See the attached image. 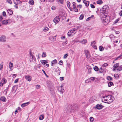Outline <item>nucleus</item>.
<instances>
[{
    "mask_svg": "<svg viewBox=\"0 0 122 122\" xmlns=\"http://www.w3.org/2000/svg\"><path fill=\"white\" fill-rule=\"evenodd\" d=\"M73 5V7H75L76 5V3L75 2H73L72 3Z\"/></svg>",
    "mask_w": 122,
    "mask_h": 122,
    "instance_id": "nucleus-59",
    "label": "nucleus"
},
{
    "mask_svg": "<svg viewBox=\"0 0 122 122\" xmlns=\"http://www.w3.org/2000/svg\"><path fill=\"white\" fill-rule=\"evenodd\" d=\"M83 2L86 6H88L89 4V1H86L85 0H84Z\"/></svg>",
    "mask_w": 122,
    "mask_h": 122,
    "instance_id": "nucleus-18",
    "label": "nucleus"
},
{
    "mask_svg": "<svg viewBox=\"0 0 122 122\" xmlns=\"http://www.w3.org/2000/svg\"><path fill=\"white\" fill-rule=\"evenodd\" d=\"M60 18L58 16H56L53 19V21L56 24H57L60 20Z\"/></svg>",
    "mask_w": 122,
    "mask_h": 122,
    "instance_id": "nucleus-5",
    "label": "nucleus"
},
{
    "mask_svg": "<svg viewBox=\"0 0 122 122\" xmlns=\"http://www.w3.org/2000/svg\"><path fill=\"white\" fill-rule=\"evenodd\" d=\"M108 65V64L107 63H105L103 64L102 66L103 67L107 66Z\"/></svg>",
    "mask_w": 122,
    "mask_h": 122,
    "instance_id": "nucleus-41",
    "label": "nucleus"
},
{
    "mask_svg": "<svg viewBox=\"0 0 122 122\" xmlns=\"http://www.w3.org/2000/svg\"><path fill=\"white\" fill-rule=\"evenodd\" d=\"M99 50L100 51H102L104 50V48L102 46H99Z\"/></svg>",
    "mask_w": 122,
    "mask_h": 122,
    "instance_id": "nucleus-33",
    "label": "nucleus"
},
{
    "mask_svg": "<svg viewBox=\"0 0 122 122\" xmlns=\"http://www.w3.org/2000/svg\"><path fill=\"white\" fill-rule=\"evenodd\" d=\"M122 67L120 66H119L117 68L116 70L118 71H120L122 70Z\"/></svg>",
    "mask_w": 122,
    "mask_h": 122,
    "instance_id": "nucleus-30",
    "label": "nucleus"
},
{
    "mask_svg": "<svg viewBox=\"0 0 122 122\" xmlns=\"http://www.w3.org/2000/svg\"><path fill=\"white\" fill-rule=\"evenodd\" d=\"M96 107H103L102 105L101 104H97V105Z\"/></svg>",
    "mask_w": 122,
    "mask_h": 122,
    "instance_id": "nucleus-48",
    "label": "nucleus"
},
{
    "mask_svg": "<svg viewBox=\"0 0 122 122\" xmlns=\"http://www.w3.org/2000/svg\"><path fill=\"white\" fill-rule=\"evenodd\" d=\"M63 61L62 60L60 61L59 63V64L60 65H62L63 64Z\"/></svg>",
    "mask_w": 122,
    "mask_h": 122,
    "instance_id": "nucleus-44",
    "label": "nucleus"
},
{
    "mask_svg": "<svg viewBox=\"0 0 122 122\" xmlns=\"http://www.w3.org/2000/svg\"><path fill=\"white\" fill-rule=\"evenodd\" d=\"M26 80L28 81H30L31 80V77L29 75H26L25 76Z\"/></svg>",
    "mask_w": 122,
    "mask_h": 122,
    "instance_id": "nucleus-8",
    "label": "nucleus"
},
{
    "mask_svg": "<svg viewBox=\"0 0 122 122\" xmlns=\"http://www.w3.org/2000/svg\"><path fill=\"white\" fill-rule=\"evenodd\" d=\"M119 14L120 16H122V10L119 13Z\"/></svg>",
    "mask_w": 122,
    "mask_h": 122,
    "instance_id": "nucleus-62",
    "label": "nucleus"
},
{
    "mask_svg": "<svg viewBox=\"0 0 122 122\" xmlns=\"http://www.w3.org/2000/svg\"><path fill=\"white\" fill-rule=\"evenodd\" d=\"M107 79L109 81H112V78L111 77L108 76L107 78Z\"/></svg>",
    "mask_w": 122,
    "mask_h": 122,
    "instance_id": "nucleus-36",
    "label": "nucleus"
},
{
    "mask_svg": "<svg viewBox=\"0 0 122 122\" xmlns=\"http://www.w3.org/2000/svg\"><path fill=\"white\" fill-rule=\"evenodd\" d=\"M5 42L6 41L5 37V36H2L0 37V42Z\"/></svg>",
    "mask_w": 122,
    "mask_h": 122,
    "instance_id": "nucleus-10",
    "label": "nucleus"
},
{
    "mask_svg": "<svg viewBox=\"0 0 122 122\" xmlns=\"http://www.w3.org/2000/svg\"><path fill=\"white\" fill-rule=\"evenodd\" d=\"M36 87L37 89H39L40 88V86L39 85H37L36 86Z\"/></svg>",
    "mask_w": 122,
    "mask_h": 122,
    "instance_id": "nucleus-56",
    "label": "nucleus"
},
{
    "mask_svg": "<svg viewBox=\"0 0 122 122\" xmlns=\"http://www.w3.org/2000/svg\"><path fill=\"white\" fill-rule=\"evenodd\" d=\"M90 120L91 121H93L94 120V118L92 117H91L90 118Z\"/></svg>",
    "mask_w": 122,
    "mask_h": 122,
    "instance_id": "nucleus-50",
    "label": "nucleus"
},
{
    "mask_svg": "<svg viewBox=\"0 0 122 122\" xmlns=\"http://www.w3.org/2000/svg\"><path fill=\"white\" fill-rule=\"evenodd\" d=\"M9 63L10 64L9 66L10 68V69H11V68H12L13 66V64L12 63H11V62H9Z\"/></svg>",
    "mask_w": 122,
    "mask_h": 122,
    "instance_id": "nucleus-23",
    "label": "nucleus"
},
{
    "mask_svg": "<svg viewBox=\"0 0 122 122\" xmlns=\"http://www.w3.org/2000/svg\"><path fill=\"white\" fill-rule=\"evenodd\" d=\"M59 1L61 4L63 3V0H59Z\"/></svg>",
    "mask_w": 122,
    "mask_h": 122,
    "instance_id": "nucleus-58",
    "label": "nucleus"
},
{
    "mask_svg": "<svg viewBox=\"0 0 122 122\" xmlns=\"http://www.w3.org/2000/svg\"><path fill=\"white\" fill-rule=\"evenodd\" d=\"M82 5H78L77 6V7L78 8L79 7L80 8H81L82 7Z\"/></svg>",
    "mask_w": 122,
    "mask_h": 122,
    "instance_id": "nucleus-60",
    "label": "nucleus"
},
{
    "mask_svg": "<svg viewBox=\"0 0 122 122\" xmlns=\"http://www.w3.org/2000/svg\"><path fill=\"white\" fill-rule=\"evenodd\" d=\"M41 62L42 63V64H46L48 62V61L46 60H41Z\"/></svg>",
    "mask_w": 122,
    "mask_h": 122,
    "instance_id": "nucleus-19",
    "label": "nucleus"
},
{
    "mask_svg": "<svg viewBox=\"0 0 122 122\" xmlns=\"http://www.w3.org/2000/svg\"><path fill=\"white\" fill-rule=\"evenodd\" d=\"M122 56V54L120 56H118L116 58L115 60H117L118 59L120 58Z\"/></svg>",
    "mask_w": 122,
    "mask_h": 122,
    "instance_id": "nucleus-61",
    "label": "nucleus"
},
{
    "mask_svg": "<svg viewBox=\"0 0 122 122\" xmlns=\"http://www.w3.org/2000/svg\"><path fill=\"white\" fill-rule=\"evenodd\" d=\"M14 3L16 5L19 4L20 2V1L19 0H13Z\"/></svg>",
    "mask_w": 122,
    "mask_h": 122,
    "instance_id": "nucleus-16",
    "label": "nucleus"
},
{
    "mask_svg": "<svg viewBox=\"0 0 122 122\" xmlns=\"http://www.w3.org/2000/svg\"><path fill=\"white\" fill-rule=\"evenodd\" d=\"M76 32V30L75 29L72 28L69 31V32L67 33V35L68 36H70L71 35L72 33L75 34Z\"/></svg>",
    "mask_w": 122,
    "mask_h": 122,
    "instance_id": "nucleus-3",
    "label": "nucleus"
},
{
    "mask_svg": "<svg viewBox=\"0 0 122 122\" xmlns=\"http://www.w3.org/2000/svg\"><path fill=\"white\" fill-rule=\"evenodd\" d=\"M94 108L95 109H97L99 110H100L102 109V107H94Z\"/></svg>",
    "mask_w": 122,
    "mask_h": 122,
    "instance_id": "nucleus-46",
    "label": "nucleus"
},
{
    "mask_svg": "<svg viewBox=\"0 0 122 122\" xmlns=\"http://www.w3.org/2000/svg\"><path fill=\"white\" fill-rule=\"evenodd\" d=\"M7 2L8 3H9L10 4H12V2L11 0H7Z\"/></svg>",
    "mask_w": 122,
    "mask_h": 122,
    "instance_id": "nucleus-43",
    "label": "nucleus"
},
{
    "mask_svg": "<svg viewBox=\"0 0 122 122\" xmlns=\"http://www.w3.org/2000/svg\"><path fill=\"white\" fill-rule=\"evenodd\" d=\"M29 3L31 5H33L34 3V2L33 0H30L29 2Z\"/></svg>",
    "mask_w": 122,
    "mask_h": 122,
    "instance_id": "nucleus-22",
    "label": "nucleus"
},
{
    "mask_svg": "<svg viewBox=\"0 0 122 122\" xmlns=\"http://www.w3.org/2000/svg\"><path fill=\"white\" fill-rule=\"evenodd\" d=\"M91 70L92 69H90L88 70V73L89 74H90L91 72Z\"/></svg>",
    "mask_w": 122,
    "mask_h": 122,
    "instance_id": "nucleus-57",
    "label": "nucleus"
},
{
    "mask_svg": "<svg viewBox=\"0 0 122 122\" xmlns=\"http://www.w3.org/2000/svg\"><path fill=\"white\" fill-rule=\"evenodd\" d=\"M114 98V97L113 96L110 95H108L103 96L102 99V101L104 102L109 103L112 102Z\"/></svg>",
    "mask_w": 122,
    "mask_h": 122,
    "instance_id": "nucleus-1",
    "label": "nucleus"
},
{
    "mask_svg": "<svg viewBox=\"0 0 122 122\" xmlns=\"http://www.w3.org/2000/svg\"><path fill=\"white\" fill-rule=\"evenodd\" d=\"M108 7L107 5H105L101 9L102 10L105 11L106 12H107L108 10Z\"/></svg>",
    "mask_w": 122,
    "mask_h": 122,
    "instance_id": "nucleus-6",
    "label": "nucleus"
},
{
    "mask_svg": "<svg viewBox=\"0 0 122 122\" xmlns=\"http://www.w3.org/2000/svg\"><path fill=\"white\" fill-rule=\"evenodd\" d=\"M91 80H90V79H88L85 81V82L86 83H88L89 82H91Z\"/></svg>",
    "mask_w": 122,
    "mask_h": 122,
    "instance_id": "nucleus-37",
    "label": "nucleus"
},
{
    "mask_svg": "<svg viewBox=\"0 0 122 122\" xmlns=\"http://www.w3.org/2000/svg\"><path fill=\"white\" fill-rule=\"evenodd\" d=\"M42 71L44 73V74L47 77H48V76H47V74H46V73L45 72V71L44 70H43V69H42Z\"/></svg>",
    "mask_w": 122,
    "mask_h": 122,
    "instance_id": "nucleus-47",
    "label": "nucleus"
},
{
    "mask_svg": "<svg viewBox=\"0 0 122 122\" xmlns=\"http://www.w3.org/2000/svg\"><path fill=\"white\" fill-rule=\"evenodd\" d=\"M60 80L61 81H62L64 80V77H60Z\"/></svg>",
    "mask_w": 122,
    "mask_h": 122,
    "instance_id": "nucleus-53",
    "label": "nucleus"
},
{
    "mask_svg": "<svg viewBox=\"0 0 122 122\" xmlns=\"http://www.w3.org/2000/svg\"><path fill=\"white\" fill-rule=\"evenodd\" d=\"M57 90L59 92H60L61 94H62L64 92V90L62 86H59L58 87Z\"/></svg>",
    "mask_w": 122,
    "mask_h": 122,
    "instance_id": "nucleus-4",
    "label": "nucleus"
},
{
    "mask_svg": "<svg viewBox=\"0 0 122 122\" xmlns=\"http://www.w3.org/2000/svg\"><path fill=\"white\" fill-rule=\"evenodd\" d=\"M119 64L118 63L115 64L113 66V70L114 71L116 70L118 67L119 66Z\"/></svg>",
    "mask_w": 122,
    "mask_h": 122,
    "instance_id": "nucleus-11",
    "label": "nucleus"
},
{
    "mask_svg": "<svg viewBox=\"0 0 122 122\" xmlns=\"http://www.w3.org/2000/svg\"><path fill=\"white\" fill-rule=\"evenodd\" d=\"M86 68L88 70L92 69L91 67L89 66H87Z\"/></svg>",
    "mask_w": 122,
    "mask_h": 122,
    "instance_id": "nucleus-45",
    "label": "nucleus"
},
{
    "mask_svg": "<svg viewBox=\"0 0 122 122\" xmlns=\"http://www.w3.org/2000/svg\"><path fill=\"white\" fill-rule=\"evenodd\" d=\"M95 78V77H91L90 79H90L91 80V81H94V80Z\"/></svg>",
    "mask_w": 122,
    "mask_h": 122,
    "instance_id": "nucleus-51",
    "label": "nucleus"
},
{
    "mask_svg": "<svg viewBox=\"0 0 122 122\" xmlns=\"http://www.w3.org/2000/svg\"><path fill=\"white\" fill-rule=\"evenodd\" d=\"M113 84V83L111 81H110L108 83V86L109 87H110Z\"/></svg>",
    "mask_w": 122,
    "mask_h": 122,
    "instance_id": "nucleus-28",
    "label": "nucleus"
},
{
    "mask_svg": "<svg viewBox=\"0 0 122 122\" xmlns=\"http://www.w3.org/2000/svg\"><path fill=\"white\" fill-rule=\"evenodd\" d=\"M84 17V15H81L80 17H79V19L80 20H82L83 19Z\"/></svg>",
    "mask_w": 122,
    "mask_h": 122,
    "instance_id": "nucleus-39",
    "label": "nucleus"
},
{
    "mask_svg": "<svg viewBox=\"0 0 122 122\" xmlns=\"http://www.w3.org/2000/svg\"><path fill=\"white\" fill-rule=\"evenodd\" d=\"M17 75L16 74H13V78H15V77Z\"/></svg>",
    "mask_w": 122,
    "mask_h": 122,
    "instance_id": "nucleus-64",
    "label": "nucleus"
},
{
    "mask_svg": "<svg viewBox=\"0 0 122 122\" xmlns=\"http://www.w3.org/2000/svg\"><path fill=\"white\" fill-rule=\"evenodd\" d=\"M74 10L75 12H77L78 11V10L76 8V6L75 7H73Z\"/></svg>",
    "mask_w": 122,
    "mask_h": 122,
    "instance_id": "nucleus-40",
    "label": "nucleus"
},
{
    "mask_svg": "<svg viewBox=\"0 0 122 122\" xmlns=\"http://www.w3.org/2000/svg\"><path fill=\"white\" fill-rule=\"evenodd\" d=\"M89 101L90 102L92 103L94 102V100L93 99V97L91 98L89 100Z\"/></svg>",
    "mask_w": 122,
    "mask_h": 122,
    "instance_id": "nucleus-32",
    "label": "nucleus"
},
{
    "mask_svg": "<svg viewBox=\"0 0 122 122\" xmlns=\"http://www.w3.org/2000/svg\"><path fill=\"white\" fill-rule=\"evenodd\" d=\"M46 56V53L45 52H43L42 55V56L43 57H45Z\"/></svg>",
    "mask_w": 122,
    "mask_h": 122,
    "instance_id": "nucleus-29",
    "label": "nucleus"
},
{
    "mask_svg": "<svg viewBox=\"0 0 122 122\" xmlns=\"http://www.w3.org/2000/svg\"><path fill=\"white\" fill-rule=\"evenodd\" d=\"M68 56V55L67 54L64 55L63 56V58L64 59H66L67 58Z\"/></svg>",
    "mask_w": 122,
    "mask_h": 122,
    "instance_id": "nucleus-42",
    "label": "nucleus"
},
{
    "mask_svg": "<svg viewBox=\"0 0 122 122\" xmlns=\"http://www.w3.org/2000/svg\"><path fill=\"white\" fill-rule=\"evenodd\" d=\"M67 6L68 8H70V3L69 1H67Z\"/></svg>",
    "mask_w": 122,
    "mask_h": 122,
    "instance_id": "nucleus-31",
    "label": "nucleus"
},
{
    "mask_svg": "<svg viewBox=\"0 0 122 122\" xmlns=\"http://www.w3.org/2000/svg\"><path fill=\"white\" fill-rule=\"evenodd\" d=\"M2 14H3V15L4 16H5L6 15L5 12V11H3L2 13Z\"/></svg>",
    "mask_w": 122,
    "mask_h": 122,
    "instance_id": "nucleus-55",
    "label": "nucleus"
},
{
    "mask_svg": "<svg viewBox=\"0 0 122 122\" xmlns=\"http://www.w3.org/2000/svg\"><path fill=\"white\" fill-rule=\"evenodd\" d=\"M97 3L98 4H101L103 3V2L102 1V0H100L97 1Z\"/></svg>",
    "mask_w": 122,
    "mask_h": 122,
    "instance_id": "nucleus-25",
    "label": "nucleus"
},
{
    "mask_svg": "<svg viewBox=\"0 0 122 122\" xmlns=\"http://www.w3.org/2000/svg\"><path fill=\"white\" fill-rule=\"evenodd\" d=\"M93 47L94 48V49H97V47L96 45H94L93 46Z\"/></svg>",
    "mask_w": 122,
    "mask_h": 122,
    "instance_id": "nucleus-52",
    "label": "nucleus"
},
{
    "mask_svg": "<svg viewBox=\"0 0 122 122\" xmlns=\"http://www.w3.org/2000/svg\"><path fill=\"white\" fill-rule=\"evenodd\" d=\"M60 70V69L59 68V67H57L56 69V72H59V73H60L61 72Z\"/></svg>",
    "mask_w": 122,
    "mask_h": 122,
    "instance_id": "nucleus-26",
    "label": "nucleus"
},
{
    "mask_svg": "<svg viewBox=\"0 0 122 122\" xmlns=\"http://www.w3.org/2000/svg\"><path fill=\"white\" fill-rule=\"evenodd\" d=\"M78 42H80L81 43L84 44H85L86 42V39H84L82 41H78Z\"/></svg>",
    "mask_w": 122,
    "mask_h": 122,
    "instance_id": "nucleus-20",
    "label": "nucleus"
},
{
    "mask_svg": "<svg viewBox=\"0 0 122 122\" xmlns=\"http://www.w3.org/2000/svg\"><path fill=\"white\" fill-rule=\"evenodd\" d=\"M48 30V28L47 27H44L43 29V31H46Z\"/></svg>",
    "mask_w": 122,
    "mask_h": 122,
    "instance_id": "nucleus-38",
    "label": "nucleus"
},
{
    "mask_svg": "<svg viewBox=\"0 0 122 122\" xmlns=\"http://www.w3.org/2000/svg\"><path fill=\"white\" fill-rule=\"evenodd\" d=\"M8 20H3L2 21V23L3 24L6 25L8 22Z\"/></svg>",
    "mask_w": 122,
    "mask_h": 122,
    "instance_id": "nucleus-17",
    "label": "nucleus"
},
{
    "mask_svg": "<svg viewBox=\"0 0 122 122\" xmlns=\"http://www.w3.org/2000/svg\"><path fill=\"white\" fill-rule=\"evenodd\" d=\"M107 12H106L105 11L103 10H102V11L101 12V13L102 14H101V15H103V14H104L105 15V14H107Z\"/></svg>",
    "mask_w": 122,
    "mask_h": 122,
    "instance_id": "nucleus-27",
    "label": "nucleus"
},
{
    "mask_svg": "<svg viewBox=\"0 0 122 122\" xmlns=\"http://www.w3.org/2000/svg\"><path fill=\"white\" fill-rule=\"evenodd\" d=\"M1 83L5 84L6 82V80L5 78H4L1 81Z\"/></svg>",
    "mask_w": 122,
    "mask_h": 122,
    "instance_id": "nucleus-15",
    "label": "nucleus"
},
{
    "mask_svg": "<svg viewBox=\"0 0 122 122\" xmlns=\"http://www.w3.org/2000/svg\"><path fill=\"white\" fill-rule=\"evenodd\" d=\"M44 116L43 115L40 116L39 117V119L40 120H42L44 118Z\"/></svg>",
    "mask_w": 122,
    "mask_h": 122,
    "instance_id": "nucleus-34",
    "label": "nucleus"
},
{
    "mask_svg": "<svg viewBox=\"0 0 122 122\" xmlns=\"http://www.w3.org/2000/svg\"><path fill=\"white\" fill-rule=\"evenodd\" d=\"M90 6L92 8H94L95 7V6L93 4H91Z\"/></svg>",
    "mask_w": 122,
    "mask_h": 122,
    "instance_id": "nucleus-49",
    "label": "nucleus"
},
{
    "mask_svg": "<svg viewBox=\"0 0 122 122\" xmlns=\"http://www.w3.org/2000/svg\"><path fill=\"white\" fill-rule=\"evenodd\" d=\"M94 69L96 71H97L98 70L99 68L97 66H95L94 67Z\"/></svg>",
    "mask_w": 122,
    "mask_h": 122,
    "instance_id": "nucleus-35",
    "label": "nucleus"
},
{
    "mask_svg": "<svg viewBox=\"0 0 122 122\" xmlns=\"http://www.w3.org/2000/svg\"><path fill=\"white\" fill-rule=\"evenodd\" d=\"M99 72L101 73H102L103 72L106 71V69H102V68L101 67L99 69Z\"/></svg>",
    "mask_w": 122,
    "mask_h": 122,
    "instance_id": "nucleus-12",
    "label": "nucleus"
},
{
    "mask_svg": "<svg viewBox=\"0 0 122 122\" xmlns=\"http://www.w3.org/2000/svg\"><path fill=\"white\" fill-rule=\"evenodd\" d=\"M85 53L86 58H89L90 57V56L88 51L87 50H85Z\"/></svg>",
    "mask_w": 122,
    "mask_h": 122,
    "instance_id": "nucleus-7",
    "label": "nucleus"
},
{
    "mask_svg": "<svg viewBox=\"0 0 122 122\" xmlns=\"http://www.w3.org/2000/svg\"><path fill=\"white\" fill-rule=\"evenodd\" d=\"M57 63V60L56 59H55L54 60L52 61L51 62V65L52 66V65L56 64Z\"/></svg>",
    "mask_w": 122,
    "mask_h": 122,
    "instance_id": "nucleus-24",
    "label": "nucleus"
},
{
    "mask_svg": "<svg viewBox=\"0 0 122 122\" xmlns=\"http://www.w3.org/2000/svg\"><path fill=\"white\" fill-rule=\"evenodd\" d=\"M114 76V77H115V78H117V77H119V75H118V74H115Z\"/></svg>",
    "mask_w": 122,
    "mask_h": 122,
    "instance_id": "nucleus-54",
    "label": "nucleus"
},
{
    "mask_svg": "<svg viewBox=\"0 0 122 122\" xmlns=\"http://www.w3.org/2000/svg\"><path fill=\"white\" fill-rule=\"evenodd\" d=\"M18 81V79H16L14 81V83H15L17 82Z\"/></svg>",
    "mask_w": 122,
    "mask_h": 122,
    "instance_id": "nucleus-63",
    "label": "nucleus"
},
{
    "mask_svg": "<svg viewBox=\"0 0 122 122\" xmlns=\"http://www.w3.org/2000/svg\"><path fill=\"white\" fill-rule=\"evenodd\" d=\"M0 100L4 102H5L6 101V98L4 96H2L0 98Z\"/></svg>",
    "mask_w": 122,
    "mask_h": 122,
    "instance_id": "nucleus-13",
    "label": "nucleus"
},
{
    "mask_svg": "<svg viewBox=\"0 0 122 122\" xmlns=\"http://www.w3.org/2000/svg\"><path fill=\"white\" fill-rule=\"evenodd\" d=\"M107 15L103 14L101 15V18L103 22L105 25L107 24L109 22V20L107 18Z\"/></svg>",
    "mask_w": 122,
    "mask_h": 122,
    "instance_id": "nucleus-2",
    "label": "nucleus"
},
{
    "mask_svg": "<svg viewBox=\"0 0 122 122\" xmlns=\"http://www.w3.org/2000/svg\"><path fill=\"white\" fill-rule=\"evenodd\" d=\"M7 11L9 15H11L13 14V12L12 10L11 9H9L7 10Z\"/></svg>",
    "mask_w": 122,
    "mask_h": 122,
    "instance_id": "nucleus-21",
    "label": "nucleus"
},
{
    "mask_svg": "<svg viewBox=\"0 0 122 122\" xmlns=\"http://www.w3.org/2000/svg\"><path fill=\"white\" fill-rule=\"evenodd\" d=\"M30 103V102H29L25 103H23L21 105V107H25V106H27Z\"/></svg>",
    "mask_w": 122,
    "mask_h": 122,
    "instance_id": "nucleus-14",
    "label": "nucleus"
},
{
    "mask_svg": "<svg viewBox=\"0 0 122 122\" xmlns=\"http://www.w3.org/2000/svg\"><path fill=\"white\" fill-rule=\"evenodd\" d=\"M30 61H33V60L35 61L36 59L35 58L34 56L31 53V52H30Z\"/></svg>",
    "mask_w": 122,
    "mask_h": 122,
    "instance_id": "nucleus-9",
    "label": "nucleus"
}]
</instances>
